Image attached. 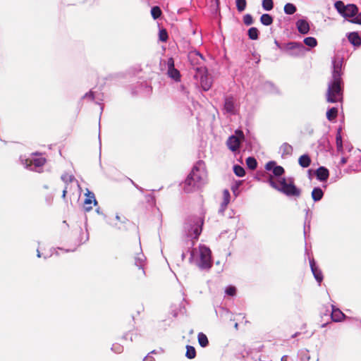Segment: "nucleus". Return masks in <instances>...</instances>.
Returning <instances> with one entry per match:
<instances>
[{
	"mask_svg": "<svg viewBox=\"0 0 361 361\" xmlns=\"http://www.w3.org/2000/svg\"><path fill=\"white\" fill-rule=\"evenodd\" d=\"M341 63L334 61L332 73V81L328 85L326 92V101L330 103H336L343 99V89L341 87Z\"/></svg>",
	"mask_w": 361,
	"mask_h": 361,
	"instance_id": "f257e3e1",
	"label": "nucleus"
},
{
	"mask_svg": "<svg viewBox=\"0 0 361 361\" xmlns=\"http://www.w3.org/2000/svg\"><path fill=\"white\" fill-rule=\"evenodd\" d=\"M204 163L202 161H198L192 169L185 180L183 189L190 193L200 189L207 182V173L202 168Z\"/></svg>",
	"mask_w": 361,
	"mask_h": 361,
	"instance_id": "f03ea898",
	"label": "nucleus"
},
{
	"mask_svg": "<svg viewBox=\"0 0 361 361\" xmlns=\"http://www.w3.org/2000/svg\"><path fill=\"white\" fill-rule=\"evenodd\" d=\"M268 182L273 188L286 196L298 197L301 195V190L295 186L292 179L287 182L286 178H283L276 181L270 176Z\"/></svg>",
	"mask_w": 361,
	"mask_h": 361,
	"instance_id": "7ed1b4c3",
	"label": "nucleus"
},
{
	"mask_svg": "<svg viewBox=\"0 0 361 361\" xmlns=\"http://www.w3.org/2000/svg\"><path fill=\"white\" fill-rule=\"evenodd\" d=\"M188 57L195 73H204L207 72V68L204 66V59L201 54L196 51H190Z\"/></svg>",
	"mask_w": 361,
	"mask_h": 361,
	"instance_id": "20e7f679",
	"label": "nucleus"
},
{
	"mask_svg": "<svg viewBox=\"0 0 361 361\" xmlns=\"http://www.w3.org/2000/svg\"><path fill=\"white\" fill-rule=\"evenodd\" d=\"M276 44L282 51L291 56H299L304 54L305 47L300 42H290L281 46L276 41Z\"/></svg>",
	"mask_w": 361,
	"mask_h": 361,
	"instance_id": "39448f33",
	"label": "nucleus"
},
{
	"mask_svg": "<svg viewBox=\"0 0 361 361\" xmlns=\"http://www.w3.org/2000/svg\"><path fill=\"white\" fill-rule=\"evenodd\" d=\"M337 11L344 18H353L358 13V8L355 4L345 5L342 1H337L334 4Z\"/></svg>",
	"mask_w": 361,
	"mask_h": 361,
	"instance_id": "423d86ee",
	"label": "nucleus"
},
{
	"mask_svg": "<svg viewBox=\"0 0 361 361\" xmlns=\"http://www.w3.org/2000/svg\"><path fill=\"white\" fill-rule=\"evenodd\" d=\"M245 140L244 133L241 130H236L235 135H231L228 137L226 141L227 147L232 152L238 150L240 146V144Z\"/></svg>",
	"mask_w": 361,
	"mask_h": 361,
	"instance_id": "0eeeda50",
	"label": "nucleus"
},
{
	"mask_svg": "<svg viewBox=\"0 0 361 361\" xmlns=\"http://www.w3.org/2000/svg\"><path fill=\"white\" fill-rule=\"evenodd\" d=\"M200 259L199 263V267L203 269H209L212 266V257H211V250L209 248L202 246L200 248Z\"/></svg>",
	"mask_w": 361,
	"mask_h": 361,
	"instance_id": "6e6552de",
	"label": "nucleus"
},
{
	"mask_svg": "<svg viewBox=\"0 0 361 361\" xmlns=\"http://www.w3.org/2000/svg\"><path fill=\"white\" fill-rule=\"evenodd\" d=\"M194 78L200 80V85L204 91L209 90L212 85V79L208 75V71L204 73H195Z\"/></svg>",
	"mask_w": 361,
	"mask_h": 361,
	"instance_id": "1a4fd4ad",
	"label": "nucleus"
},
{
	"mask_svg": "<svg viewBox=\"0 0 361 361\" xmlns=\"http://www.w3.org/2000/svg\"><path fill=\"white\" fill-rule=\"evenodd\" d=\"M46 161L47 160L44 157H39L32 159H27L25 160V164L27 167L34 166L35 168H40L45 164ZM31 170L39 172L37 169H31Z\"/></svg>",
	"mask_w": 361,
	"mask_h": 361,
	"instance_id": "9d476101",
	"label": "nucleus"
},
{
	"mask_svg": "<svg viewBox=\"0 0 361 361\" xmlns=\"http://www.w3.org/2000/svg\"><path fill=\"white\" fill-rule=\"evenodd\" d=\"M168 65V75L170 78H173L176 81H180V74L178 70L174 67V61L172 58H170L167 62Z\"/></svg>",
	"mask_w": 361,
	"mask_h": 361,
	"instance_id": "9b49d317",
	"label": "nucleus"
},
{
	"mask_svg": "<svg viewBox=\"0 0 361 361\" xmlns=\"http://www.w3.org/2000/svg\"><path fill=\"white\" fill-rule=\"evenodd\" d=\"M315 175L319 180L326 181L329 178V171L326 167L320 166L316 170Z\"/></svg>",
	"mask_w": 361,
	"mask_h": 361,
	"instance_id": "f8f14e48",
	"label": "nucleus"
},
{
	"mask_svg": "<svg viewBox=\"0 0 361 361\" xmlns=\"http://www.w3.org/2000/svg\"><path fill=\"white\" fill-rule=\"evenodd\" d=\"M298 32L302 35L307 34L310 31V25L305 20H298L296 23Z\"/></svg>",
	"mask_w": 361,
	"mask_h": 361,
	"instance_id": "ddd939ff",
	"label": "nucleus"
},
{
	"mask_svg": "<svg viewBox=\"0 0 361 361\" xmlns=\"http://www.w3.org/2000/svg\"><path fill=\"white\" fill-rule=\"evenodd\" d=\"M348 41L355 47H360L361 45V37L357 32H352L348 35Z\"/></svg>",
	"mask_w": 361,
	"mask_h": 361,
	"instance_id": "4468645a",
	"label": "nucleus"
},
{
	"mask_svg": "<svg viewBox=\"0 0 361 361\" xmlns=\"http://www.w3.org/2000/svg\"><path fill=\"white\" fill-rule=\"evenodd\" d=\"M224 109L227 112L234 114L235 101L233 97L230 96L225 99Z\"/></svg>",
	"mask_w": 361,
	"mask_h": 361,
	"instance_id": "2eb2a0df",
	"label": "nucleus"
},
{
	"mask_svg": "<svg viewBox=\"0 0 361 361\" xmlns=\"http://www.w3.org/2000/svg\"><path fill=\"white\" fill-rule=\"evenodd\" d=\"M310 263L314 278L319 283H321L323 280V275L322 271L315 266L314 259L311 260Z\"/></svg>",
	"mask_w": 361,
	"mask_h": 361,
	"instance_id": "dca6fc26",
	"label": "nucleus"
},
{
	"mask_svg": "<svg viewBox=\"0 0 361 361\" xmlns=\"http://www.w3.org/2000/svg\"><path fill=\"white\" fill-rule=\"evenodd\" d=\"M345 317V314L339 310L333 308L331 314V320L334 322H341Z\"/></svg>",
	"mask_w": 361,
	"mask_h": 361,
	"instance_id": "f3484780",
	"label": "nucleus"
},
{
	"mask_svg": "<svg viewBox=\"0 0 361 361\" xmlns=\"http://www.w3.org/2000/svg\"><path fill=\"white\" fill-rule=\"evenodd\" d=\"M298 164L302 168H307L311 164V159L308 154L301 155L298 159Z\"/></svg>",
	"mask_w": 361,
	"mask_h": 361,
	"instance_id": "a211bd4d",
	"label": "nucleus"
},
{
	"mask_svg": "<svg viewBox=\"0 0 361 361\" xmlns=\"http://www.w3.org/2000/svg\"><path fill=\"white\" fill-rule=\"evenodd\" d=\"M324 192L319 188H314L312 192V197L314 201L317 202L322 200L323 197Z\"/></svg>",
	"mask_w": 361,
	"mask_h": 361,
	"instance_id": "6ab92c4d",
	"label": "nucleus"
},
{
	"mask_svg": "<svg viewBox=\"0 0 361 361\" xmlns=\"http://www.w3.org/2000/svg\"><path fill=\"white\" fill-rule=\"evenodd\" d=\"M197 339L200 346L204 348L208 345L209 341L207 336L204 334L202 332L199 333L197 335Z\"/></svg>",
	"mask_w": 361,
	"mask_h": 361,
	"instance_id": "aec40b11",
	"label": "nucleus"
},
{
	"mask_svg": "<svg viewBox=\"0 0 361 361\" xmlns=\"http://www.w3.org/2000/svg\"><path fill=\"white\" fill-rule=\"evenodd\" d=\"M281 150L283 155H290L293 153V149L290 144L285 142L281 146Z\"/></svg>",
	"mask_w": 361,
	"mask_h": 361,
	"instance_id": "412c9836",
	"label": "nucleus"
},
{
	"mask_svg": "<svg viewBox=\"0 0 361 361\" xmlns=\"http://www.w3.org/2000/svg\"><path fill=\"white\" fill-rule=\"evenodd\" d=\"M338 116V109L336 107H332L326 112V118L329 121H331L336 119Z\"/></svg>",
	"mask_w": 361,
	"mask_h": 361,
	"instance_id": "4be33fe9",
	"label": "nucleus"
},
{
	"mask_svg": "<svg viewBox=\"0 0 361 361\" xmlns=\"http://www.w3.org/2000/svg\"><path fill=\"white\" fill-rule=\"evenodd\" d=\"M260 21L264 25H270L273 23V18L269 14L264 13L261 16Z\"/></svg>",
	"mask_w": 361,
	"mask_h": 361,
	"instance_id": "5701e85b",
	"label": "nucleus"
},
{
	"mask_svg": "<svg viewBox=\"0 0 361 361\" xmlns=\"http://www.w3.org/2000/svg\"><path fill=\"white\" fill-rule=\"evenodd\" d=\"M246 164L250 169L255 170L257 166V161L255 158L249 157L246 159Z\"/></svg>",
	"mask_w": 361,
	"mask_h": 361,
	"instance_id": "b1692460",
	"label": "nucleus"
},
{
	"mask_svg": "<svg viewBox=\"0 0 361 361\" xmlns=\"http://www.w3.org/2000/svg\"><path fill=\"white\" fill-rule=\"evenodd\" d=\"M92 202H94V204H97V202L95 200V197L93 192H87L86 193V198L84 201V204L85 205L87 204H91Z\"/></svg>",
	"mask_w": 361,
	"mask_h": 361,
	"instance_id": "393cba45",
	"label": "nucleus"
},
{
	"mask_svg": "<svg viewBox=\"0 0 361 361\" xmlns=\"http://www.w3.org/2000/svg\"><path fill=\"white\" fill-rule=\"evenodd\" d=\"M185 356L188 359H193L196 356V350L193 346L187 345L186 346V353Z\"/></svg>",
	"mask_w": 361,
	"mask_h": 361,
	"instance_id": "a878e982",
	"label": "nucleus"
},
{
	"mask_svg": "<svg viewBox=\"0 0 361 361\" xmlns=\"http://www.w3.org/2000/svg\"><path fill=\"white\" fill-rule=\"evenodd\" d=\"M259 31L257 27H252L248 30V36L250 39L256 40L258 39Z\"/></svg>",
	"mask_w": 361,
	"mask_h": 361,
	"instance_id": "bb28decb",
	"label": "nucleus"
},
{
	"mask_svg": "<svg viewBox=\"0 0 361 361\" xmlns=\"http://www.w3.org/2000/svg\"><path fill=\"white\" fill-rule=\"evenodd\" d=\"M296 11V7L294 4L288 3L284 6V12L286 14L292 15Z\"/></svg>",
	"mask_w": 361,
	"mask_h": 361,
	"instance_id": "cd10ccee",
	"label": "nucleus"
},
{
	"mask_svg": "<svg viewBox=\"0 0 361 361\" xmlns=\"http://www.w3.org/2000/svg\"><path fill=\"white\" fill-rule=\"evenodd\" d=\"M304 43L305 45L310 47H315L317 45V41L314 37H308L304 39Z\"/></svg>",
	"mask_w": 361,
	"mask_h": 361,
	"instance_id": "c85d7f7f",
	"label": "nucleus"
},
{
	"mask_svg": "<svg viewBox=\"0 0 361 361\" xmlns=\"http://www.w3.org/2000/svg\"><path fill=\"white\" fill-rule=\"evenodd\" d=\"M197 223L199 224V226H197L196 228H195L194 231H193L195 235V238H197L200 235V233L202 232V227L204 224L203 219L200 218Z\"/></svg>",
	"mask_w": 361,
	"mask_h": 361,
	"instance_id": "c756f323",
	"label": "nucleus"
},
{
	"mask_svg": "<svg viewBox=\"0 0 361 361\" xmlns=\"http://www.w3.org/2000/svg\"><path fill=\"white\" fill-rule=\"evenodd\" d=\"M161 10L159 6H154L151 9V14L154 19H157L161 16Z\"/></svg>",
	"mask_w": 361,
	"mask_h": 361,
	"instance_id": "7c9ffc66",
	"label": "nucleus"
},
{
	"mask_svg": "<svg viewBox=\"0 0 361 361\" xmlns=\"http://www.w3.org/2000/svg\"><path fill=\"white\" fill-rule=\"evenodd\" d=\"M233 171L238 177H243L245 175V169L239 165L234 166Z\"/></svg>",
	"mask_w": 361,
	"mask_h": 361,
	"instance_id": "2f4dec72",
	"label": "nucleus"
},
{
	"mask_svg": "<svg viewBox=\"0 0 361 361\" xmlns=\"http://www.w3.org/2000/svg\"><path fill=\"white\" fill-rule=\"evenodd\" d=\"M262 7L266 11H271L274 7L273 0H263Z\"/></svg>",
	"mask_w": 361,
	"mask_h": 361,
	"instance_id": "473e14b6",
	"label": "nucleus"
},
{
	"mask_svg": "<svg viewBox=\"0 0 361 361\" xmlns=\"http://www.w3.org/2000/svg\"><path fill=\"white\" fill-rule=\"evenodd\" d=\"M247 6L246 0H236V7L239 12L243 11Z\"/></svg>",
	"mask_w": 361,
	"mask_h": 361,
	"instance_id": "72a5a7b5",
	"label": "nucleus"
},
{
	"mask_svg": "<svg viewBox=\"0 0 361 361\" xmlns=\"http://www.w3.org/2000/svg\"><path fill=\"white\" fill-rule=\"evenodd\" d=\"M237 289L233 286H229L225 289V293L229 296H235L236 295Z\"/></svg>",
	"mask_w": 361,
	"mask_h": 361,
	"instance_id": "f704fd0d",
	"label": "nucleus"
},
{
	"mask_svg": "<svg viewBox=\"0 0 361 361\" xmlns=\"http://www.w3.org/2000/svg\"><path fill=\"white\" fill-rule=\"evenodd\" d=\"M284 169L281 166H276L273 169V173L276 176H281L284 173Z\"/></svg>",
	"mask_w": 361,
	"mask_h": 361,
	"instance_id": "c9c22d12",
	"label": "nucleus"
},
{
	"mask_svg": "<svg viewBox=\"0 0 361 361\" xmlns=\"http://www.w3.org/2000/svg\"><path fill=\"white\" fill-rule=\"evenodd\" d=\"M159 40L161 42L167 41L169 36H168V33L165 29H162L159 31Z\"/></svg>",
	"mask_w": 361,
	"mask_h": 361,
	"instance_id": "e433bc0d",
	"label": "nucleus"
},
{
	"mask_svg": "<svg viewBox=\"0 0 361 361\" xmlns=\"http://www.w3.org/2000/svg\"><path fill=\"white\" fill-rule=\"evenodd\" d=\"M111 350L116 353H121L123 351V345L118 344V343H115V344H113L112 347H111Z\"/></svg>",
	"mask_w": 361,
	"mask_h": 361,
	"instance_id": "4c0bfd02",
	"label": "nucleus"
},
{
	"mask_svg": "<svg viewBox=\"0 0 361 361\" xmlns=\"http://www.w3.org/2000/svg\"><path fill=\"white\" fill-rule=\"evenodd\" d=\"M243 23L246 25H250L253 23L252 17L250 14H246L243 17Z\"/></svg>",
	"mask_w": 361,
	"mask_h": 361,
	"instance_id": "58836bf2",
	"label": "nucleus"
},
{
	"mask_svg": "<svg viewBox=\"0 0 361 361\" xmlns=\"http://www.w3.org/2000/svg\"><path fill=\"white\" fill-rule=\"evenodd\" d=\"M351 23L361 25V12L357 14L351 20H349Z\"/></svg>",
	"mask_w": 361,
	"mask_h": 361,
	"instance_id": "ea45409f",
	"label": "nucleus"
},
{
	"mask_svg": "<svg viewBox=\"0 0 361 361\" xmlns=\"http://www.w3.org/2000/svg\"><path fill=\"white\" fill-rule=\"evenodd\" d=\"M336 140L337 149L338 151H341L343 149V145H342V138H341V135H340V133H338L336 135Z\"/></svg>",
	"mask_w": 361,
	"mask_h": 361,
	"instance_id": "a19ab883",
	"label": "nucleus"
},
{
	"mask_svg": "<svg viewBox=\"0 0 361 361\" xmlns=\"http://www.w3.org/2000/svg\"><path fill=\"white\" fill-rule=\"evenodd\" d=\"M223 195H224L225 204H228L229 202V199H230L229 191L228 190H224L223 192Z\"/></svg>",
	"mask_w": 361,
	"mask_h": 361,
	"instance_id": "79ce46f5",
	"label": "nucleus"
},
{
	"mask_svg": "<svg viewBox=\"0 0 361 361\" xmlns=\"http://www.w3.org/2000/svg\"><path fill=\"white\" fill-rule=\"evenodd\" d=\"M300 359L302 361H308L310 360V355H309L308 350L302 353Z\"/></svg>",
	"mask_w": 361,
	"mask_h": 361,
	"instance_id": "37998d69",
	"label": "nucleus"
},
{
	"mask_svg": "<svg viewBox=\"0 0 361 361\" xmlns=\"http://www.w3.org/2000/svg\"><path fill=\"white\" fill-rule=\"evenodd\" d=\"M276 162L275 161H269L268 163H267L266 166H265V169L268 171H270V170H272L273 171V169L274 167H275L276 166Z\"/></svg>",
	"mask_w": 361,
	"mask_h": 361,
	"instance_id": "c03bdc74",
	"label": "nucleus"
},
{
	"mask_svg": "<svg viewBox=\"0 0 361 361\" xmlns=\"http://www.w3.org/2000/svg\"><path fill=\"white\" fill-rule=\"evenodd\" d=\"M84 97H90L92 100L94 99V94L92 92H90L89 93L85 94Z\"/></svg>",
	"mask_w": 361,
	"mask_h": 361,
	"instance_id": "a18cd8bd",
	"label": "nucleus"
},
{
	"mask_svg": "<svg viewBox=\"0 0 361 361\" xmlns=\"http://www.w3.org/2000/svg\"><path fill=\"white\" fill-rule=\"evenodd\" d=\"M68 184H66L65 188L63 190V194H62L63 198H64L66 197V195L68 192Z\"/></svg>",
	"mask_w": 361,
	"mask_h": 361,
	"instance_id": "49530a36",
	"label": "nucleus"
},
{
	"mask_svg": "<svg viewBox=\"0 0 361 361\" xmlns=\"http://www.w3.org/2000/svg\"><path fill=\"white\" fill-rule=\"evenodd\" d=\"M138 271L142 274V275H145V271L144 269L142 268L141 265L140 264L138 266Z\"/></svg>",
	"mask_w": 361,
	"mask_h": 361,
	"instance_id": "de8ad7c7",
	"label": "nucleus"
},
{
	"mask_svg": "<svg viewBox=\"0 0 361 361\" xmlns=\"http://www.w3.org/2000/svg\"><path fill=\"white\" fill-rule=\"evenodd\" d=\"M281 361H288V356L285 355L281 357Z\"/></svg>",
	"mask_w": 361,
	"mask_h": 361,
	"instance_id": "09e8293b",
	"label": "nucleus"
},
{
	"mask_svg": "<svg viewBox=\"0 0 361 361\" xmlns=\"http://www.w3.org/2000/svg\"><path fill=\"white\" fill-rule=\"evenodd\" d=\"M92 209V206H90V207H86V210H87V211H90V209Z\"/></svg>",
	"mask_w": 361,
	"mask_h": 361,
	"instance_id": "8fccbe9b",
	"label": "nucleus"
},
{
	"mask_svg": "<svg viewBox=\"0 0 361 361\" xmlns=\"http://www.w3.org/2000/svg\"><path fill=\"white\" fill-rule=\"evenodd\" d=\"M43 188H44V189H49V185H44L43 186Z\"/></svg>",
	"mask_w": 361,
	"mask_h": 361,
	"instance_id": "3c124183",
	"label": "nucleus"
},
{
	"mask_svg": "<svg viewBox=\"0 0 361 361\" xmlns=\"http://www.w3.org/2000/svg\"><path fill=\"white\" fill-rule=\"evenodd\" d=\"M341 161H342L343 164H345L346 161H345V159H343Z\"/></svg>",
	"mask_w": 361,
	"mask_h": 361,
	"instance_id": "603ef678",
	"label": "nucleus"
},
{
	"mask_svg": "<svg viewBox=\"0 0 361 361\" xmlns=\"http://www.w3.org/2000/svg\"><path fill=\"white\" fill-rule=\"evenodd\" d=\"M235 327L236 328V329H238V323H236V324H235Z\"/></svg>",
	"mask_w": 361,
	"mask_h": 361,
	"instance_id": "864d4df0",
	"label": "nucleus"
},
{
	"mask_svg": "<svg viewBox=\"0 0 361 361\" xmlns=\"http://www.w3.org/2000/svg\"><path fill=\"white\" fill-rule=\"evenodd\" d=\"M316 361H318L317 360Z\"/></svg>",
	"mask_w": 361,
	"mask_h": 361,
	"instance_id": "5fc2aeb1",
	"label": "nucleus"
}]
</instances>
